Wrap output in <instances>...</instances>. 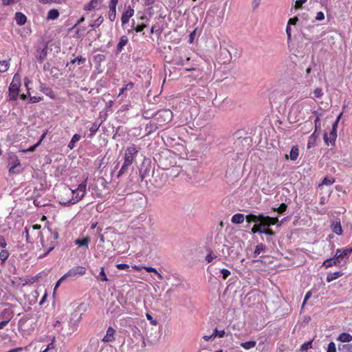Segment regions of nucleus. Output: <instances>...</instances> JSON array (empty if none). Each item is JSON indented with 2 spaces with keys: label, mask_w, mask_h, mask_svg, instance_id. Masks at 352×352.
<instances>
[{
  "label": "nucleus",
  "mask_w": 352,
  "mask_h": 352,
  "mask_svg": "<svg viewBox=\"0 0 352 352\" xmlns=\"http://www.w3.org/2000/svg\"><path fill=\"white\" fill-rule=\"evenodd\" d=\"M86 182L80 184L76 189H69L72 194V197L69 199H63L60 201V204L63 206H71L80 201L85 196L86 192Z\"/></svg>",
  "instance_id": "nucleus-1"
},
{
  "label": "nucleus",
  "mask_w": 352,
  "mask_h": 352,
  "mask_svg": "<svg viewBox=\"0 0 352 352\" xmlns=\"http://www.w3.org/2000/svg\"><path fill=\"white\" fill-rule=\"evenodd\" d=\"M21 87L20 76L16 74L8 88V96L7 100L8 101L16 100L19 94V89Z\"/></svg>",
  "instance_id": "nucleus-2"
},
{
  "label": "nucleus",
  "mask_w": 352,
  "mask_h": 352,
  "mask_svg": "<svg viewBox=\"0 0 352 352\" xmlns=\"http://www.w3.org/2000/svg\"><path fill=\"white\" fill-rule=\"evenodd\" d=\"M341 117V114L337 118L336 120L334 122L332 126V129L329 134L324 133V141L327 145H334L335 142L337 138V127L338 124Z\"/></svg>",
  "instance_id": "nucleus-3"
},
{
  "label": "nucleus",
  "mask_w": 352,
  "mask_h": 352,
  "mask_svg": "<svg viewBox=\"0 0 352 352\" xmlns=\"http://www.w3.org/2000/svg\"><path fill=\"white\" fill-rule=\"evenodd\" d=\"M86 273L85 267L82 266H76L70 269L63 275V278L74 280L79 276H83Z\"/></svg>",
  "instance_id": "nucleus-4"
},
{
  "label": "nucleus",
  "mask_w": 352,
  "mask_h": 352,
  "mask_svg": "<svg viewBox=\"0 0 352 352\" xmlns=\"http://www.w3.org/2000/svg\"><path fill=\"white\" fill-rule=\"evenodd\" d=\"M156 120L160 125L170 122L173 118V112L169 109H162L155 114Z\"/></svg>",
  "instance_id": "nucleus-5"
},
{
  "label": "nucleus",
  "mask_w": 352,
  "mask_h": 352,
  "mask_svg": "<svg viewBox=\"0 0 352 352\" xmlns=\"http://www.w3.org/2000/svg\"><path fill=\"white\" fill-rule=\"evenodd\" d=\"M277 217H270L269 216H264L261 220L257 223L258 229L261 231H265L267 228L271 226L275 225L278 222ZM259 233H264V232H259Z\"/></svg>",
  "instance_id": "nucleus-6"
},
{
  "label": "nucleus",
  "mask_w": 352,
  "mask_h": 352,
  "mask_svg": "<svg viewBox=\"0 0 352 352\" xmlns=\"http://www.w3.org/2000/svg\"><path fill=\"white\" fill-rule=\"evenodd\" d=\"M138 149L135 145L128 146L126 149L124 160L133 164L134 160L137 157Z\"/></svg>",
  "instance_id": "nucleus-7"
},
{
  "label": "nucleus",
  "mask_w": 352,
  "mask_h": 352,
  "mask_svg": "<svg viewBox=\"0 0 352 352\" xmlns=\"http://www.w3.org/2000/svg\"><path fill=\"white\" fill-rule=\"evenodd\" d=\"M135 10L130 6H129L126 10L123 12L121 16L122 26L124 28V25L129 23V19L134 15Z\"/></svg>",
  "instance_id": "nucleus-8"
},
{
  "label": "nucleus",
  "mask_w": 352,
  "mask_h": 352,
  "mask_svg": "<svg viewBox=\"0 0 352 352\" xmlns=\"http://www.w3.org/2000/svg\"><path fill=\"white\" fill-rule=\"evenodd\" d=\"M47 55V45L46 44L43 45L42 47H39L36 51V59L38 62L42 63Z\"/></svg>",
  "instance_id": "nucleus-9"
},
{
  "label": "nucleus",
  "mask_w": 352,
  "mask_h": 352,
  "mask_svg": "<svg viewBox=\"0 0 352 352\" xmlns=\"http://www.w3.org/2000/svg\"><path fill=\"white\" fill-rule=\"evenodd\" d=\"M1 317L3 319V320L0 322V329H3L8 324L11 319L10 311L4 309L1 314Z\"/></svg>",
  "instance_id": "nucleus-10"
},
{
  "label": "nucleus",
  "mask_w": 352,
  "mask_h": 352,
  "mask_svg": "<svg viewBox=\"0 0 352 352\" xmlns=\"http://www.w3.org/2000/svg\"><path fill=\"white\" fill-rule=\"evenodd\" d=\"M331 229L333 232L338 235H341L342 234V228L341 226V222L340 219H336L331 222Z\"/></svg>",
  "instance_id": "nucleus-11"
},
{
  "label": "nucleus",
  "mask_w": 352,
  "mask_h": 352,
  "mask_svg": "<svg viewBox=\"0 0 352 352\" xmlns=\"http://www.w3.org/2000/svg\"><path fill=\"white\" fill-rule=\"evenodd\" d=\"M115 329L109 327H108L106 335L104 336V338L102 339V341L104 342H111L115 340Z\"/></svg>",
  "instance_id": "nucleus-12"
},
{
  "label": "nucleus",
  "mask_w": 352,
  "mask_h": 352,
  "mask_svg": "<svg viewBox=\"0 0 352 352\" xmlns=\"http://www.w3.org/2000/svg\"><path fill=\"white\" fill-rule=\"evenodd\" d=\"M101 3L102 0H91L89 3L85 5L84 10L87 11L99 10L100 8Z\"/></svg>",
  "instance_id": "nucleus-13"
},
{
  "label": "nucleus",
  "mask_w": 352,
  "mask_h": 352,
  "mask_svg": "<svg viewBox=\"0 0 352 352\" xmlns=\"http://www.w3.org/2000/svg\"><path fill=\"white\" fill-rule=\"evenodd\" d=\"M225 336V331H218L217 328H215L213 331V333L210 336H204L203 338L206 341H209L212 339H214L216 337L223 338Z\"/></svg>",
  "instance_id": "nucleus-14"
},
{
  "label": "nucleus",
  "mask_w": 352,
  "mask_h": 352,
  "mask_svg": "<svg viewBox=\"0 0 352 352\" xmlns=\"http://www.w3.org/2000/svg\"><path fill=\"white\" fill-rule=\"evenodd\" d=\"M133 87H134L133 82H130L126 84L124 87H122L120 89V91H119V94H118L117 98H121V100H122L124 98V92L126 91H130V90L133 89Z\"/></svg>",
  "instance_id": "nucleus-15"
},
{
  "label": "nucleus",
  "mask_w": 352,
  "mask_h": 352,
  "mask_svg": "<svg viewBox=\"0 0 352 352\" xmlns=\"http://www.w3.org/2000/svg\"><path fill=\"white\" fill-rule=\"evenodd\" d=\"M340 265V261H338L335 257L326 259L322 263V266L325 267L326 268H329L333 265L339 266Z\"/></svg>",
  "instance_id": "nucleus-16"
},
{
  "label": "nucleus",
  "mask_w": 352,
  "mask_h": 352,
  "mask_svg": "<svg viewBox=\"0 0 352 352\" xmlns=\"http://www.w3.org/2000/svg\"><path fill=\"white\" fill-rule=\"evenodd\" d=\"M264 217L263 214L255 215L252 214H250L245 217V219L248 223H254V224L258 223L261 219Z\"/></svg>",
  "instance_id": "nucleus-17"
},
{
  "label": "nucleus",
  "mask_w": 352,
  "mask_h": 352,
  "mask_svg": "<svg viewBox=\"0 0 352 352\" xmlns=\"http://www.w3.org/2000/svg\"><path fill=\"white\" fill-rule=\"evenodd\" d=\"M128 41H129V39L126 36H125V35L122 36L120 38V41H119L118 45H117V47H116L117 52H118V53L121 52L123 50L124 46H125L126 45Z\"/></svg>",
  "instance_id": "nucleus-18"
},
{
  "label": "nucleus",
  "mask_w": 352,
  "mask_h": 352,
  "mask_svg": "<svg viewBox=\"0 0 352 352\" xmlns=\"http://www.w3.org/2000/svg\"><path fill=\"white\" fill-rule=\"evenodd\" d=\"M14 19H15L16 23L19 25H24L26 23V21H27L26 16L25 14H23V13L19 12H16L15 14Z\"/></svg>",
  "instance_id": "nucleus-19"
},
{
  "label": "nucleus",
  "mask_w": 352,
  "mask_h": 352,
  "mask_svg": "<svg viewBox=\"0 0 352 352\" xmlns=\"http://www.w3.org/2000/svg\"><path fill=\"white\" fill-rule=\"evenodd\" d=\"M131 163L124 160V163L122 167L120 168V170L118 171L117 177L119 178L122 177L123 175L126 174L128 172V169L129 166H131Z\"/></svg>",
  "instance_id": "nucleus-20"
},
{
  "label": "nucleus",
  "mask_w": 352,
  "mask_h": 352,
  "mask_svg": "<svg viewBox=\"0 0 352 352\" xmlns=\"http://www.w3.org/2000/svg\"><path fill=\"white\" fill-rule=\"evenodd\" d=\"M245 216L243 214L237 213L231 218V222L234 224H240L244 221Z\"/></svg>",
  "instance_id": "nucleus-21"
},
{
  "label": "nucleus",
  "mask_w": 352,
  "mask_h": 352,
  "mask_svg": "<svg viewBox=\"0 0 352 352\" xmlns=\"http://www.w3.org/2000/svg\"><path fill=\"white\" fill-rule=\"evenodd\" d=\"M21 164L19 159L15 158L11 163V166L9 169L10 173H18L19 170H16V168L21 167Z\"/></svg>",
  "instance_id": "nucleus-22"
},
{
  "label": "nucleus",
  "mask_w": 352,
  "mask_h": 352,
  "mask_svg": "<svg viewBox=\"0 0 352 352\" xmlns=\"http://www.w3.org/2000/svg\"><path fill=\"white\" fill-rule=\"evenodd\" d=\"M40 90L43 94H45L46 96H50L51 98H54V94L53 91L52 90V89L46 87L44 84H42V83L41 84Z\"/></svg>",
  "instance_id": "nucleus-23"
},
{
  "label": "nucleus",
  "mask_w": 352,
  "mask_h": 352,
  "mask_svg": "<svg viewBox=\"0 0 352 352\" xmlns=\"http://www.w3.org/2000/svg\"><path fill=\"white\" fill-rule=\"evenodd\" d=\"M343 274H344L340 271L335 272L333 273H329L327 276V281L328 283H330V282L337 279L338 278L342 276Z\"/></svg>",
  "instance_id": "nucleus-24"
},
{
  "label": "nucleus",
  "mask_w": 352,
  "mask_h": 352,
  "mask_svg": "<svg viewBox=\"0 0 352 352\" xmlns=\"http://www.w3.org/2000/svg\"><path fill=\"white\" fill-rule=\"evenodd\" d=\"M337 340L342 342H349L352 341V336L348 333H342Z\"/></svg>",
  "instance_id": "nucleus-25"
},
{
  "label": "nucleus",
  "mask_w": 352,
  "mask_h": 352,
  "mask_svg": "<svg viewBox=\"0 0 352 352\" xmlns=\"http://www.w3.org/2000/svg\"><path fill=\"white\" fill-rule=\"evenodd\" d=\"M90 241V239L89 237H85L83 239H76L75 240L74 243L76 245H78L79 247H85L86 248H88V244Z\"/></svg>",
  "instance_id": "nucleus-26"
},
{
  "label": "nucleus",
  "mask_w": 352,
  "mask_h": 352,
  "mask_svg": "<svg viewBox=\"0 0 352 352\" xmlns=\"http://www.w3.org/2000/svg\"><path fill=\"white\" fill-rule=\"evenodd\" d=\"M299 155V150L297 146H294L289 153L290 159L293 161L297 160Z\"/></svg>",
  "instance_id": "nucleus-27"
},
{
  "label": "nucleus",
  "mask_w": 352,
  "mask_h": 352,
  "mask_svg": "<svg viewBox=\"0 0 352 352\" xmlns=\"http://www.w3.org/2000/svg\"><path fill=\"white\" fill-rule=\"evenodd\" d=\"M240 345L245 349L246 350H249V349H253L256 346V341H253V340H250V341H248V342H241L240 344Z\"/></svg>",
  "instance_id": "nucleus-28"
},
{
  "label": "nucleus",
  "mask_w": 352,
  "mask_h": 352,
  "mask_svg": "<svg viewBox=\"0 0 352 352\" xmlns=\"http://www.w3.org/2000/svg\"><path fill=\"white\" fill-rule=\"evenodd\" d=\"M80 135L78 134H74L68 144L69 149H73L76 146V143L80 140Z\"/></svg>",
  "instance_id": "nucleus-29"
},
{
  "label": "nucleus",
  "mask_w": 352,
  "mask_h": 352,
  "mask_svg": "<svg viewBox=\"0 0 352 352\" xmlns=\"http://www.w3.org/2000/svg\"><path fill=\"white\" fill-rule=\"evenodd\" d=\"M59 16V12L56 9L50 10L47 13V19L48 20H54L56 19Z\"/></svg>",
  "instance_id": "nucleus-30"
},
{
  "label": "nucleus",
  "mask_w": 352,
  "mask_h": 352,
  "mask_svg": "<svg viewBox=\"0 0 352 352\" xmlns=\"http://www.w3.org/2000/svg\"><path fill=\"white\" fill-rule=\"evenodd\" d=\"M318 135H316V133H313L309 138L308 143H307V148H310L315 146L316 140H317Z\"/></svg>",
  "instance_id": "nucleus-31"
},
{
  "label": "nucleus",
  "mask_w": 352,
  "mask_h": 352,
  "mask_svg": "<svg viewBox=\"0 0 352 352\" xmlns=\"http://www.w3.org/2000/svg\"><path fill=\"white\" fill-rule=\"evenodd\" d=\"M101 123H98L97 121L95 122L92 126L89 128L90 134L89 137L92 138L94 135H95L96 133L98 131Z\"/></svg>",
  "instance_id": "nucleus-32"
},
{
  "label": "nucleus",
  "mask_w": 352,
  "mask_h": 352,
  "mask_svg": "<svg viewBox=\"0 0 352 352\" xmlns=\"http://www.w3.org/2000/svg\"><path fill=\"white\" fill-rule=\"evenodd\" d=\"M158 125L160 124L155 122H150L146 124V130L148 131V133H151L155 132L159 128Z\"/></svg>",
  "instance_id": "nucleus-33"
},
{
  "label": "nucleus",
  "mask_w": 352,
  "mask_h": 352,
  "mask_svg": "<svg viewBox=\"0 0 352 352\" xmlns=\"http://www.w3.org/2000/svg\"><path fill=\"white\" fill-rule=\"evenodd\" d=\"M266 248V246L263 243L258 244L254 250V256L259 255L261 252H263Z\"/></svg>",
  "instance_id": "nucleus-34"
},
{
  "label": "nucleus",
  "mask_w": 352,
  "mask_h": 352,
  "mask_svg": "<svg viewBox=\"0 0 352 352\" xmlns=\"http://www.w3.org/2000/svg\"><path fill=\"white\" fill-rule=\"evenodd\" d=\"M109 10L108 13L109 19L111 21H113L116 17V8L109 7Z\"/></svg>",
  "instance_id": "nucleus-35"
},
{
  "label": "nucleus",
  "mask_w": 352,
  "mask_h": 352,
  "mask_svg": "<svg viewBox=\"0 0 352 352\" xmlns=\"http://www.w3.org/2000/svg\"><path fill=\"white\" fill-rule=\"evenodd\" d=\"M10 253L6 250H2L0 252V260L1 261V263H3L9 257Z\"/></svg>",
  "instance_id": "nucleus-36"
},
{
  "label": "nucleus",
  "mask_w": 352,
  "mask_h": 352,
  "mask_svg": "<svg viewBox=\"0 0 352 352\" xmlns=\"http://www.w3.org/2000/svg\"><path fill=\"white\" fill-rule=\"evenodd\" d=\"M9 63L7 60H1L0 61V72H5L9 68Z\"/></svg>",
  "instance_id": "nucleus-37"
},
{
  "label": "nucleus",
  "mask_w": 352,
  "mask_h": 352,
  "mask_svg": "<svg viewBox=\"0 0 352 352\" xmlns=\"http://www.w3.org/2000/svg\"><path fill=\"white\" fill-rule=\"evenodd\" d=\"M102 22H103V17L102 16H100L89 25L91 28H98L102 23Z\"/></svg>",
  "instance_id": "nucleus-38"
},
{
  "label": "nucleus",
  "mask_w": 352,
  "mask_h": 352,
  "mask_svg": "<svg viewBox=\"0 0 352 352\" xmlns=\"http://www.w3.org/2000/svg\"><path fill=\"white\" fill-rule=\"evenodd\" d=\"M96 278L98 280H100L102 281H107L108 280V278L106 276V274L104 272V269L103 267H101L100 272L99 273V274L97 276Z\"/></svg>",
  "instance_id": "nucleus-39"
},
{
  "label": "nucleus",
  "mask_w": 352,
  "mask_h": 352,
  "mask_svg": "<svg viewBox=\"0 0 352 352\" xmlns=\"http://www.w3.org/2000/svg\"><path fill=\"white\" fill-rule=\"evenodd\" d=\"M131 27L133 29L135 30V31L136 32H141L146 27V24H140V25H138L137 26H135V23L133 22Z\"/></svg>",
  "instance_id": "nucleus-40"
},
{
  "label": "nucleus",
  "mask_w": 352,
  "mask_h": 352,
  "mask_svg": "<svg viewBox=\"0 0 352 352\" xmlns=\"http://www.w3.org/2000/svg\"><path fill=\"white\" fill-rule=\"evenodd\" d=\"M216 258H217V255L214 253H213L212 251H210L209 253L206 256V261L208 263H212L214 261V259H215Z\"/></svg>",
  "instance_id": "nucleus-41"
},
{
  "label": "nucleus",
  "mask_w": 352,
  "mask_h": 352,
  "mask_svg": "<svg viewBox=\"0 0 352 352\" xmlns=\"http://www.w3.org/2000/svg\"><path fill=\"white\" fill-rule=\"evenodd\" d=\"M311 348H312V340H310V341L304 343L303 344H302V346L300 347V350L302 351H306L308 349H311Z\"/></svg>",
  "instance_id": "nucleus-42"
},
{
  "label": "nucleus",
  "mask_w": 352,
  "mask_h": 352,
  "mask_svg": "<svg viewBox=\"0 0 352 352\" xmlns=\"http://www.w3.org/2000/svg\"><path fill=\"white\" fill-rule=\"evenodd\" d=\"M86 59L82 56L76 57L71 60V63L74 64L77 63L78 65H81L85 63Z\"/></svg>",
  "instance_id": "nucleus-43"
},
{
  "label": "nucleus",
  "mask_w": 352,
  "mask_h": 352,
  "mask_svg": "<svg viewBox=\"0 0 352 352\" xmlns=\"http://www.w3.org/2000/svg\"><path fill=\"white\" fill-rule=\"evenodd\" d=\"M305 2H307V0H297V1H296L294 5V9H296V10L301 9L302 5Z\"/></svg>",
  "instance_id": "nucleus-44"
},
{
  "label": "nucleus",
  "mask_w": 352,
  "mask_h": 352,
  "mask_svg": "<svg viewBox=\"0 0 352 352\" xmlns=\"http://www.w3.org/2000/svg\"><path fill=\"white\" fill-rule=\"evenodd\" d=\"M315 130L314 133H317L318 131L320 130L321 122L319 117H317L314 120Z\"/></svg>",
  "instance_id": "nucleus-45"
},
{
  "label": "nucleus",
  "mask_w": 352,
  "mask_h": 352,
  "mask_svg": "<svg viewBox=\"0 0 352 352\" xmlns=\"http://www.w3.org/2000/svg\"><path fill=\"white\" fill-rule=\"evenodd\" d=\"M333 182H334V179H333L332 178L326 177L322 181L321 185L329 186V185H331Z\"/></svg>",
  "instance_id": "nucleus-46"
},
{
  "label": "nucleus",
  "mask_w": 352,
  "mask_h": 352,
  "mask_svg": "<svg viewBox=\"0 0 352 352\" xmlns=\"http://www.w3.org/2000/svg\"><path fill=\"white\" fill-rule=\"evenodd\" d=\"M352 253V248L342 249V254L347 259L349 255Z\"/></svg>",
  "instance_id": "nucleus-47"
},
{
  "label": "nucleus",
  "mask_w": 352,
  "mask_h": 352,
  "mask_svg": "<svg viewBox=\"0 0 352 352\" xmlns=\"http://www.w3.org/2000/svg\"><path fill=\"white\" fill-rule=\"evenodd\" d=\"M223 16H224V11L220 12H219V15L218 16L217 22V23L214 22V26H218V25H219L223 22Z\"/></svg>",
  "instance_id": "nucleus-48"
},
{
  "label": "nucleus",
  "mask_w": 352,
  "mask_h": 352,
  "mask_svg": "<svg viewBox=\"0 0 352 352\" xmlns=\"http://www.w3.org/2000/svg\"><path fill=\"white\" fill-rule=\"evenodd\" d=\"M327 352H336V344L333 342L329 343Z\"/></svg>",
  "instance_id": "nucleus-49"
},
{
  "label": "nucleus",
  "mask_w": 352,
  "mask_h": 352,
  "mask_svg": "<svg viewBox=\"0 0 352 352\" xmlns=\"http://www.w3.org/2000/svg\"><path fill=\"white\" fill-rule=\"evenodd\" d=\"M314 97L317 98H320L322 96L323 92L322 89L316 88L314 91Z\"/></svg>",
  "instance_id": "nucleus-50"
},
{
  "label": "nucleus",
  "mask_w": 352,
  "mask_h": 352,
  "mask_svg": "<svg viewBox=\"0 0 352 352\" xmlns=\"http://www.w3.org/2000/svg\"><path fill=\"white\" fill-rule=\"evenodd\" d=\"M287 207V206L285 204H282L277 209L274 208V210H276L278 213L281 214L286 210Z\"/></svg>",
  "instance_id": "nucleus-51"
},
{
  "label": "nucleus",
  "mask_w": 352,
  "mask_h": 352,
  "mask_svg": "<svg viewBox=\"0 0 352 352\" xmlns=\"http://www.w3.org/2000/svg\"><path fill=\"white\" fill-rule=\"evenodd\" d=\"M40 145V142H37L35 144H34L33 146H30V148H27L26 150H24L23 152L24 153H28V152H34L36 148Z\"/></svg>",
  "instance_id": "nucleus-52"
},
{
  "label": "nucleus",
  "mask_w": 352,
  "mask_h": 352,
  "mask_svg": "<svg viewBox=\"0 0 352 352\" xmlns=\"http://www.w3.org/2000/svg\"><path fill=\"white\" fill-rule=\"evenodd\" d=\"M221 273L223 279H226L231 274L230 272L227 269H222L221 270Z\"/></svg>",
  "instance_id": "nucleus-53"
},
{
  "label": "nucleus",
  "mask_w": 352,
  "mask_h": 352,
  "mask_svg": "<svg viewBox=\"0 0 352 352\" xmlns=\"http://www.w3.org/2000/svg\"><path fill=\"white\" fill-rule=\"evenodd\" d=\"M324 19V14L320 11L318 12H317L316 14V21H322Z\"/></svg>",
  "instance_id": "nucleus-54"
},
{
  "label": "nucleus",
  "mask_w": 352,
  "mask_h": 352,
  "mask_svg": "<svg viewBox=\"0 0 352 352\" xmlns=\"http://www.w3.org/2000/svg\"><path fill=\"white\" fill-rule=\"evenodd\" d=\"M41 100V98L38 96H30V102L31 103H36L38 102Z\"/></svg>",
  "instance_id": "nucleus-55"
},
{
  "label": "nucleus",
  "mask_w": 352,
  "mask_h": 352,
  "mask_svg": "<svg viewBox=\"0 0 352 352\" xmlns=\"http://www.w3.org/2000/svg\"><path fill=\"white\" fill-rule=\"evenodd\" d=\"M116 267L118 270H124L128 269L129 267V266L125 263H120V264L116 265Z\"/></svg>",
  "instance_id": "nucleus-56"
},
{
  "label": "nucleus",
  "mask_w": 352,
  "mask_h": 352,
  "mask_svg": "<svg viewBox=\"0 0 352 352\" xmlns=\"http://www.w3.org/2000/svg\"><path fill=\"white\" fill-rule=\"evenodd\" d=\"M46 349H47L48 351H52V352H54V351H56V347H55V344H54L53 342H50Z\"/></svg>",
  "instance_id": "nucleus-57"
},
{
  "label": "nucleus",
  "mask_w": 352,
  "mask_h": 352,
  "mask_svg": "<svg viewBox=\"0 0 352 352\" xmlns=\"http://www.w3.org/2000/svg\"><path fill=\"white\" fill-rule=\"evenodd\" d=\"M298 19L297 16H294L289 19L287 24L289 25H295L298 21Z\"/></svg>",
  "instance_id": "nucleus-58"
},
{
  "label": "nucleus",
  "mask_w": 352,
  "mask_h": 352,
  "mask_svg": "<svg viewBox=\"0 0 352 352\" xmlns=\"http://www.w3.org/2000/svg\"><path fill=\"white\" fill-rule=\"evenodd\" d=\"M7 246V243L5 240V239L0 236V247L2 248H5Z\"/></svg>",
  "instance_id": "nucleus-59"
},
{
  "label": "nucleus",
  "mask_w": 352,
  "mask_h": 352,
  "mask_svg": "<svg viewBox=\"0 0 352 352\" xmlns=\"http://www.w3.org/2000/svg\"><path fill=\"white\" fill-rule=\"evenodd\" d=\"M17 0H2V4L3 6H9L15 3Z\"/></svg>",
  "instance_id": "nucleus-60"
},
{
  "label": "nucleus",
  "mask_w": 352,
  "mask_h": 352,
  "mask_svg": "<svg viewBox=\"0 0 352 352\" xmlns=\"http://www.w3.org/2000/svg\"><path fill=\"white\" fill-rule=\"evenodd\" d=\"M142 268L144 269L147 272L157 273L156 269L153 267H143Z\"/></svg>",
  "instance_id": "nucleus-61"
},
{
  "label": "nucleus",
  "mask_w": 352,
  "mask_h": 352,
  "mask_svg": "<svg viewBox=\"0 0 352 352\" xmlns=\"http://www.w3.org/2000/svg\"><path fill=\"white\" fill-rule=\"evenodd\" d=\"M262 0H252V7L254 9L257 8L261 4Z\"/></svg>",
  "instance_id": "nucleus-62"
},
{
  "label": "nucleus",
  "mask_w": 352,
  "mask_h": 352,
  "mask_svg": "<svg viewBox=\"0 0 352 352\" xmlns=\"http://www.w3.org/2000/svg\"><path fill=\"white\" fill-rule=\"evenodd\" d=\"M259 232H261V229H258V226L257 223L254 224V226L252 227V232L255 234V233H257Z\"/></svg>",
  "instance_id": "nucleus-63"
},
{
  "label": "nucleus",
  "mask_w": 352,
  "mask_h": 352,
  "mask_svg": "<svg viewBox=\"0 0 352 352\" xmlns=\"http://www.w3.org/2000/svg\"><path fill=\"white\" fill-rule=\"evenodd\" d=\"M291 25H287V28H286V33H287V38L288 39H290L291 38V36H292V32H291Z\"/></svg>",
  "instance_id": "nucleus-64"
}]
</instances>
